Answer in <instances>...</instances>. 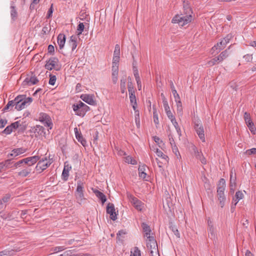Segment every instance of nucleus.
<instances>
[{
  "label": "nucleus",
  "instance_id": "nucleus-9",
  "mask_svg": "<svg viewBox=\"0 0 256 256\" xmlns=\"http://www.w3.org/2000/svg\"><path fill=\"white\" fill-rule=\"evenodd\" d=\"M34 164H28L24 166L22 168L18 169L16 172V176L20 178H26L32 172L31 166Z\"/></svg>",
  "mask_w": 256,
  "mask_h": 256
},
{
  "label": "nucleus",
  "instance_id": "nucleus-25",
  "mask_svg": "<svg viewBox=\"0 0 256 256\" xmlns=\"http://www.w3.org/2000/svg\"><path fill=\"white\" fill-rule=\"evenodd\" d=\"M126 76H124L120 79V88L121 92L122 94H126Z\"/></svg>",
  "mask_w": 256,
  "mask_h": 256
},
{
  "label": "nucleus",
  "instance_id": "nucleus-54",
  "mask_svg": "<svg viewBox=\"0 0 256 256\" xmlns=\"http://www.w3.org/2000/svg\"><path fill=\"white\" fill-rule=\"evenodd\" d=\"M172 93L174 96L175 102H177L178 100H180L179 94H178L176 90H172Z\"/></svg>",
  "mask_w": 256,
  "mask_h": 256
},
{
  "label": "nucleus",
  "instance_id": "nucleus-34",
  "mask_svg": "<svg viewBox=\"0 0 256 256\" xmlns=\"http://www.w3.org/2000/svg\"><path fill=\"white\" fill-rule=\"evenodd\" d=\"M15 106L14 99L8 102L6 106L3 108L4 112L9 110H11L13 106Z\"/></svg>",
  "mask_w": 256,
  "mask_h": 256
},
{
  "label": "nucleus",
  "instance_id": "nucleus-16",
  "mask_svg": "<svg viewBox=\"0 0 256 256\" xmlns=\"http://www.w3.org/2000/svg\"><path fill=\"white\" fill-rule=\"evenodd\" d=\"M146 247L150 250L158 248L156 240L154 236L148 239L146 238Z\"/></svg>",
  "mask_w": 256,
  "mask_h": 256
},
{
  "label": "nucleus",
  "instance_id": "nucleus-55",
  "mask_svg": "<svg viewBox=\"0 0 256 256\" xmlns=\"http://www.w3.org/2000/svg\"><path fill=\"white\" fill-rule=\"evenodd\" d=\"M244 120L246 121V124H249V122H252L251 119H250V114H248V112H246L244 113Z\"/></svg>",
  "mask_w": 256,
  "mask_h": 256
},
{
  "label": "nucleus",
  "instance_id": "nucleus-13",
  "mask_svg": "<svg viewBox=\"0 0 256 256\" xmlns=\"http://www.w3.org/2000/svg\"><path fill=\"white\" fill-rule=\"evenodd\" d=\"M106 212L110 214V218L112 220H116L117 219V214L116 212L114 206L113 204L109 202L106 206Z\"/></svg>",
  "mask_w": 256,
  "mask_h": 256
},
{
  "label": "nucleus",
  "instance_id": "nucleus-30",
  "mask_svg": "<svg viewBox=\"0 0 256 256\" xmlns=\"http://www.w3.org/2000/svg\"><path fill=\"white\" fill-rule=\"evenodd\" d=\"M226 44L222 40L220 42H218L216 45H214L212 49V50H218V52H220L221 50H223L226 46Z\"/></svg>",
  "mask_w": 256,
  "mask_h": 256
},
{
  "label": "nucleus",
  "instance_id": "nucleus-50",
  "mask_svg": "<svg viewBox=\"0 0 256 256\" xmlns=\"http://www.w3.org/2000/svg\"><path fill=\"white\" fill-rule=\"evenodd\" d=\"M120 46L119 44H116L115 46L114 56H120Z\"/></svg>",
  "mask_w": 256,
  "mask_h": 256
},
{
  "label": "nucleus",
  "instance_id": "nucleus-1",
  "mask_svg": "<svg viewBox=\"0 0 256 256\" xmlns=\"http://www.w3.org/2000/svg\"><path fill=\"white\" fill-rule=\"evenodd\" d=\"M192 10L188 1H184L182 9L180 14H176L172 19V22L178 24L180 26H184L190 24L193 19Z\"/></svg>",
  "mask_w": 256,
  "mask_h": 256
},
{
  "label": "nucleus",
  "instance_id": "nucleus-27",
  "mask_svg": "<svg viewBox=\"0 0 256 256\" xmlns=\"http://www.w3.org/2000/svg\"><path fill=\"white\" fill-rule=\"evenodd\" d=\"M33 132L36 134L37 133L38 135H42L44 134V128L40 125H36L33 128Z\"/></svg>",
  "mask_w": 256,
  "mask_h": 256
},
{
  "label": "nucleus",
  "instance_id": "nucleus-59",
  "mask_svg": "<svg viewBox=\"0 0 256 256\" xmlns=\"http://www.w3.org/2000/svg\"><path fill=\"white\" fill-rule=\"evenodd\" d=\"M246 154L248 155L256 154V148H252L246 150Z\"/></svg>",
  "mask_w": 256,
  "mask_h": 256
},
{
  "label": "nucleus",
  "instance_id": "nucleus-2",
  "mask_svg": "<svg viewBox=\"0 0 256 256\" xmlns=\"http://www.w3.org/2000/svg\"><path fill=\"white\" fill-rule=\"evenodd\" d=\"M226 186V181L224 179L222 178H220L218 186L216 192L218 199L222 208L224 206L226 200V196L224 195Z\"/></svg>",
  "mask_w": 256,
  "mask_h": 256
},
{
  "label": "nucleus",
  "instance_id": "nucleus-49",
  "mask_svg": "<svg viewBox=\"0 0 256 256\" xmlns=\"http://www.w3.org/2000/svg\"><path fill=\"white\" fill-rule=\"evenodd\" d=\"M128 91L129 94H135V90L132 82H128Z\"/></svg>",
  "mask_w": 256,
  "mask_h": 256
},
{
  "label": "nucleus",
  "instance_id": "nucleus-20",
  "mask_svg": "<svg viewBox=\"0 0 256 256\" xmlns=\"http://www.w3.org/2000/svg\"><path fill=\"white\" fill-rule=\"evenodd\" d=\"M236 174H234L232 171L230 173V186L231 190L234 191L236 188Z\"/></svg>",
  "mask_w": 256,
  "mask_h": 256
},
{
  "label": "nucleus",
  "instance_id": "nucleus-32",
  "mask_svg": "<svg viewBox=\"0 0 256 256\" xmlns=\"http://www.w3.org/2000/svg\"><path fill=\"white\" fill-rule=\"evenodd\" d=\"M68 42L72 48V50L74 51L78 45L76 40L75 38H74L73 36H72Z\"/></svg>",
  "mask_w": 256,
  "mask_h": 256
},
{
  "label": "nucleus",
  "instance_id": "nucleus-35",
  "mask_svg": "<svg viewBox=\"0 0 256 256\" xmlns=\"http://www.w3.org/2000/svg\"><path fill=\"white\" fill-rule=\"evenodd\" d=\"M153 118H154V123L157 125L159 124L158 121V114L156 108L153 106Z\"/></svg>",
  "mask_w": 256,
  "mask_h": 256
},
{
  "label": "nucleus",
  "instance_id": "nucleus-14",
  "mask_svg": "<svg viewBox=\"0 0 256 256\" xmlns=\"http://www.w3.org/2000/svg\"><path fill=\"white\" fill-rule=\"evenodd\" d=\"M80 98L83 101L90 105L94 106L96 104L93 94H83L80 96Z\"/></svg>",
  "mask_w": 256,
  "mask_h": 256
},
{
  "label": "nucleus",
  "instance_id": "nucleus-41",
  "mask_svg": "<svg viewBox=\"0 0 256 256\" xmlns=\"http://www.w3.org/2000/svg\"><path fill=\"white\" fill-rule=\"evenodd\" d=\"M217 58H218V57L216 56V57L212 59L211 60H208L206 63V64L208 65V66H212L215 65L216 64L219 63L220 62L219 60H218Z\"/></svg>",
  "mask_w": 256,
  "mask_h": 256
},
{
  "label": "nucleus",
  "instance_id": "nucleus-17",
  "mask_svg": "<svg viewBox=\"0 0 256 256\" xmlns=\"http://www.w3.org/2000/svg\"><path fill=\"white\" fill-rule=\"evenodd\" d=\"M27 150V149L24 148H18L13 149L12 150V152L8 156H13L16 157L20 154H22L26 152Z\"/></svg>",
  "mask_w": 256,
  "mask_h": 256
},
{
  "label": "nucleus",
  "instance_id": "nucleus-19",
  "mask_svg": "<svg viewBox=\"0 0 256 256\" xmlns=\"http://www.w3.org/2000/svg\"><path fill=\"white\" fill-rule=\"evenodd\" d=\"M231 46H229L228 48L222 51L217 57L219 62H222L224 60L226 59L230 55L229 50Z\"/></svg>",
  "mask_w": 256,
  "mask_h": 256
},
{
  "label": "nucleus",
  "instance_id": "nucleus-21",
  "mask_svg": "<svg viewBox=\"0 0 256 256\" xmlns=\"http://www.w3.org/2000/svg\"><path fill=\"white\" fill-rule=\"evenodd\" d=\"M15 2L12 0L10 2V16L12 20H15L18 16V12L14 6Z\"/></svg>",
  "mask_w": 256,
  "mask_h": 256
},
{
  "label": "nucleus",
  "instance_id": "nucleus-5",
  "mask_svg": "<svg viewBox=\"0 0 256 256\" xmlns=\"http://www.w3.org/2000/svg\"><path fill=\"white\" fill-rule=\"evenodd\" d=\"M72 108L76 114L82 117L84 116L86 112L90 110V107L80 101L72 104Z\"/></svg>",
  "mask_w": 256,
  "mask_h": 256
},
{
  "label": "nucleus",
  "instance_id": "nucleus-15",
  "mask_svg": "<svg viewBox=\"0 0 256 256\" xmlns=\"http://www.w3.org/2000/svg\"><path fill=\"white\" fill-rule=\"evenodd\" d=\"M38 82V79L35 76H28L22 82L24 86H30L37 84Z\"/></svg>",
  "mask_w": 256,
  "mask_h": 256
},
{
  "label": "nucleus",
  "instance_id": "nucleus-52",
  "mask_svg": "<svg viewBox=\"0 0 256 256\" xmlns=\"http://www.w3.org/2000/svg\"><path fill=\"white\" fill-rule=\"evenodd\" d=\"M134 110V115H135V120L136 122H138V124L140 125V113L138 110L135 109Z\"/></svg>",
  "mask_w": 256,
  "mask_h": 256
},
{
  "label": "nucleus",
  "instance_id": "nucleus-46",
  "mask_svg": "<svg viewBox=\"0 0 256 256\" xmlns=\"http://www.w3.org/2000/svg\"><path fill=\"white\" fill-rule=\"evenodd\" d=\"M76 138L84 146H85L86 145V141L83 138L82 135L78 136L77 138Z\"/></svg>",
  "mask_w": 256,
  "mask_h": 256
},
{
  "label": "nucleus",
  "instance_id": "nucleus-57",
  "mask_svg": "<svg viewBox=\"0 0 256 256\" xmlns=\"http://www.w3.org/2000/svg\"><path fill=\"white\" fill-rule=\"evenodd\" d=\"M120 56H114L112 58V64H116L119 65Z\"/></svg>",
  "mask_w": 256,
  "mask_h": 256
},
{
  "label": "nucleus",
  "instance_id": "nucleus-53",
  "mask_svg": "<svg viewBox=\"0 0 256 256\" xmlns=\"http://www.w3.org/2000/svg\"><path fill=\"white\" fill-rule=\"evenodd\" d=\"M12 251L5 250L0 252V256H9L11 254Z\"/></svg>",
  "mask_w": 256,
  "mask_h": 256
},
{
  "label": "nucleus",
  "instance_id": "nucleus-64",
  "mask_svg": "<svg viewBox=\"0 0 256 256\" xmlns=\"http://www.w3.org/2000/svg\"><path fill=\"white\" fill-rule=\"evenodd\" d=\"M72 250H66L65 251L63 254H60L57 256H72Z\"/></svg>",
  "mask_w": 256,
  "mask_h": 256
},
{
  "label": "nucleus",
  "instance_id": "nucleus-37",
  "mask_svg": "<svg viewBox=\"0 0 256 256\" xmlns=\"http://www.w3.org/2000/svg\"><path fill=\"white\" fill-rule=\"evenodd\" d=\"M130 256H142L140 250L139 248L136 246L130 252Z\"/></svg>",
  "mask_w": 256,
  "mask_h": 256
},
{
  "label": "nucleus",
  "instance_id": "nucleus-45",
  "mask_svg": "<svg viewBox=\"0 0 256 256\" xmlns=\"http://www.w3.org/2000/svg\"><path fill=\"white\" fill-rule=\"evenodd\" d=\"M247 126L248 127L250 132L252 134H256V129L254 126V124L252 122H249V124H248Z\"/></svg>",
  "mask_w": 256,
  "mask_h": 256
},
{
  "label": "nucleus",
  "instance_id": "nucleus-18",
  "mask_svg": "<svg viewBox=\"0 0 256 256\" xmlns=\"http://www.w3.org/2000/svg\"><path fill=\"white\" fill-rule=\"evenodd\" d=\"M142 230L144 232V236L146 237V238H149L153 236H150V233L152 232V230L150 226L145 222H142Z\"/></svg>",
  "mask_w": 256,
  "mask_h": 256
},
{
  "label": "nucleus",
  "instance_id": "nucleus-61",
  "mask_svg": "<svg viewBox=\"0 0 256 256\" xmlns=\"http://www.w3.org/2000/svg\"><path fill=\"white\" fill-rule=\"evenodd\" d=\"M174 127L175 128L176 130V131L178 134V135L180 136H182V133H181V130H180V127L179 126H178V123H176L175 124H174Z\"/></svg>",
  "mask_w": 256,
  "mask_h": 256
},
{
  "label": "nucleus",
  "instance_id": "nucleus-10",
  "mask_svg": "<svg viewBox=\"0 0 256 256\" xmlns=\"http://www.w3.org/2000/svg\"><path fill=\"white\" fill-rule=\"evenodd\" d=\"M84 183L80 180L78 181L75 196L76 199L79 202H82L84 200Z\"/></svg>",
  "mask_w": 256,
  "mask_h": 256
},
{
  "label": "nucleus",
  "instance_id": "nucleus-63",
  "mask_svg": "<svg viewBox=\"0 0 256 256\" xmlns=\"http://www.w3.org/2000/svg\"><path fill=\"white\" fill-rule=\"evenodd\" d=\"M168 139H169V141H170V144L171 146H173L174 145H176V144L172 136V134H170L168 136Z\"/></svg>",
  "mask_w": 256,
  "mask_h": 256
},
{
  "label": "nucleus",
  "instance_id": "nucleus-33",
  "mask_svg": "<svg viewBox=\"0 0 256 256\" xmlns=\"http://www.w3.org/2000/svg\"><path fill=\"white\" fill-rule=\"evenodd\" d=\"M244 197V194L242 192L240 191L236 192L235 194V198H234V206H236L237 203L239 202L240 200H242Z\"/></svg>",
  "mask_w": 256,
  "mask_h": 256
},
{
  "label": "nucleus",
  "instance_id": "nucleus-3",
  "mask_svg": "<svg viewBox=\"0 0 256 256\" xmlns=\"http://www.w3.org/2000/svg\"><path fill=\"white\" fill-rule=\"evenodd\" d=\"M40 158V156H38L27 157L16 162L11 168H14L18 170L22 166L23 167L28 164H34L38 162Z\"/></svg>",
  "mask_w": 256,
  "mask_h": 256
},
{
  "label": "nucleus",
  "instance_id": "nucleus-4",
  "mask_svg": "<svg viewBox=\"0 0 256 256\" xmlns=\"http://www.w3.org/2000/svg\"><path fill=\"white\" fill-rule=\"evenodd\" d=\"M32 101V98H26L24 95H19L14 98L15 108L18 110H20L26 108L28 104H30Z\"/></svg>",
  "mask_w": 256,
  "mask_h": 256
},
{
  "label": "nucleus",
  "instance_id": "nucleus-48",
  "mask_svg": "<svg viewBox=\"0 0 256 256\" xmlns=\"http://www.w3.org/2000/svg\"><path fill=\"white\" fill-rule=\"evenodd\" d=\"M50 80H49V84L52 86L54 85L56 80V77L54 75L50 74Z\"/></svg>",
  "mask_w": 256,
  "mask_h": 256
},
{
  "label": "nucleus",
  "instance_id": "nucleus-40",
  "mask_svg": "<svg viewBox=\"0 0 256 256\" xmlns=\"http://www.w3.org/2000/svg\"><path fill=\"white\" fill-rule=\"evenodd\" d=\"M196 158L200 160L202 164H206V159L204 156L202 152H198V154H196Z\"/></svg>",
  "mask_w": 256,
  "mask_h": 256
},
{
  "label": "nucleus",
  "instance_id": "nucleus-6",
  "mask_svg": "<svg viewBox=\"0 0 256 256\" xmlns=\"http://www.w3.org/2000/svg\"><path fill=\"white\" fill-rule=\"evenodd\" d=\"M45 68L51 70L53 69L58 71L61 68V65L60 64L58 59L56 57H52L46 61L44 66Z\"/></svg>",
  "mask_w": 256,
  "mask_h": 256
},
{
  "label": "nucleus",
  "instance_id": "nucleus-44",
  "mask_svg": "<svg viewBox=\"0 0 256 256\" xmlns=\"http://www.w3.org/2000/svg\"><path fill=\"white\" fill-rule=\"evenodd\" d=\"M84 28V26L82 22H80L77 27V32L78 35H80L82 34Z\"/></svg>",
  "mask_w": 256,
  "mask_h": 256
},
{
  "label": "nucleus",
  "instance_id": "nucleus-22",
  "mask_svg": "<svg viewBox=\"0 0 256 256\" xmlns=\"http://www.w3.org/2000/svg\"><path fill=\"white\" fill-rule=\"evenodd\" d=\"M92 190L96 196V197L101 200L102 204H104L106 202V196L102 192L95 188H92Z\"/></svg>",
  "mask_w": 256,
  "mask_h": 256
},
{
  "label": "nucleus",
  "instance_id": "nucleus-47",
  "mask_svg": "<svg viewBox=\"0 0 256 256\" xmlns=\"http://www.w3.org/2000/svg\"><path fill=\"white\" fill-rule=\"evenodd\" d=\"M118 72H112V81L114 84L117 83L118 80Z\"/></svg>",
  "mask_w": 256,
  "mask_h": 256
},
{
  "label": "nucleus",
  "instance_id": "nucleus-51",
  "mask_svg": "<svg viewBox=\"0 0 256 256\" xmlns=\"http://www.w3.org/2000/svg\"><path fill=\"white\" fill-rule=\"evenodd\" d=\"M14 130L12 129V128H11V126H10V125L7 126L5 129L2 131V133L4 134H11V132L13 131Z\"/></svg>",
  "mask_w": 256,
  "mask_h": 256
},
{
  "label": "nucleus",
  "instance_id": "nucleus-7",
  "mask_svg": "<svg viewBox=\"0 0 256 256\" xmlns=\"http://www.w3.org/2000/svg\"><path fill=\"white\" fill-rule=\"evenodd\" d=\"M38 161L35 168L40 173L46 170L52 163V160L48 158L47 156H44L42 158H40Z\"/></svg>",
  "mask_w": 256,
  "mask_h": 256
},
{
  "label": "nucleus",
  "instance_id": "nucleus-39",
  "mask_svg": "<svg viewBox=\"0 0 256 256\" xmlns=\"http://www.w3.org/2000/svg\"><path fill=\"white\" fill-rule=\"evenodd\" d=\"M176 107H177V112L178 114L182 115V103L180 101V100H178L177 102H176Z\"/></svg>",
  "mask_w": 256,
  "mask_h": 256
},
{
  "label": "nucleus",
  "instance_id": "nucleus-11",
  "mask_svg": "<svg viewBox=\"0 0 256 256\" xmlns=\"http://www.w3.org/2000/svg\"><path fill=\"white\" fill-rule=\"evenodd\" d=\"M194 128L196 134L198 136L199 138L202 140V142H204L205 136L202 124L199 122L198 121L195 122Z\"/></svg>",
  "mask_w": 256,
  "mask_h": 256
},
{
  "label": "nucleus",
  "instance_id": "nucleus-31",
  "mask_svg": "<svg viewBox=\"0 0 256 256\" xmlns=\"http://www.w3.org/2000/svg\"><path fill=\"white\" fill-rule=\"evenodd\" d=\"M156 153L158 156L161 158L166 162H168V157L166 154H164L160 150L157 148L156 150Z\"/></svg>",
  "mask_w": 256,
  "mask_h": 256
},
{
  "label": "nucleus",
  "instance_id": "nucleus-38",
  "mask_svg": "<svg viewBox=\"0 0 256 256\" xmlns=\"http://www.w3.org/2000/svg\"><path fill=\"white\" fill-rule=\"evenodd\" d=\"M125 162L128 164H130L133 165L137 164L136 160H134L131 156H127L125 158Z\"/></svg>",
  "mask_w": 256,
  "mask_h": 256
},
{
  "label": "nucleus",
  "instance_id": "nucleus-56",
  "mask_svg": "<svg viewBox=\"0 0 256 256\" xmlns=\"http://www.w3.org/2000/svg\"><path fill=\"white\" fill-rule=\"evenodd\" d=\"M150 256H160L158 248L150 250Z\"/></svg>",
  "mask_w": 256,
  "mask_h": 256
},
{
  "label": "nucleus",
  "instance_id": "nucleus-60",
  "mask_svg": "<svg viewBox=\"0 0 256 256\" xmlns=\"http://www.w3.org/2000/svg\"><path fill=\"white\" fill-rule=\"evenodd\" d=\"M66 248L64 246H58L54 248V251L55 252H58L64 250Z\"/></svg>",
  "mask_w": 256,
  "mask_h": 256
},
{
  "label": "nucleus",
  "instance_id": "nucleus-58",
  "mask_svg": "<svg viewBox=\"0 0 256 256\" xmlns=\"http://www.w3.org/2000/svg\"><path fill=\"white\" fill-rule=\"evenodd\" d=\"M246 62H250L252 60V54H247L243 56Z\"/></svg>",
  "mask_w": 256,
  "mask_h": 256
},
{
  "label": "nucleus",
  "instance_id": "nucleus-12",
  "mask_svg": "<svg viewBox=\"0 0 256 256\" xmlns=\"http://www.w3.org/2000/svg\"><path fill=\"white\" fill-rule=\"evenodd\" d=\"M128 197L130 202L134 208L138 210H142V202L131 194H128Z\"/></svg>",
  "mask_w": 256,
  "mask_h": 256
},
{
  "label": "nucleus",
  "instance_id": "nucleus-28",
  "mask_svg": "<svg viewBox=\"0 0 256 256\" xmlns=\"http://www.w3.org/2000/svg\"><path fill=\"white\" fill-rule=\"evenodd\" d=\"M130 104L132 106V108L134 110H135L136 108L137 107V102H136V96L134 94H130Z\"/></svg>",
  "mask_w": 256,
  "mask_h": 256
},
{
  "label": "nucleus",
  "instance_id": "nucleus-42",
  "mask_svg": "<svg viewBox=\"0 0 256 256\" xmlns=\"http://www.w3.org/2000/svg\"><path fill=\"white\" fill-rule=\"evenodd\" d=\"M0 216L4 220H10L12 218L11 214L8 212H0Z\"/></svg>",
  "mask_w": 256,
  "mask_h": 256
},
{
  "label": "nucleus",
  "instance_id": "nucleus-62",
  "mask_svg": "<svg viewBox=\"0 0 256 256\" xmlns=\"http://www.w3.org/2000/svg\"><path fill=\"white\" fill-rule=\"evenodd\" d=\"M10 126H11V128H12V129L13 130H16L17 128H18V126H20V122L18 121L16 122H13L12 124H10Z\"/></svg>",
  "mask_w": 256,
  "mask_h": 256
},
{
  "label": "nucleus",
  "instance_id": "nucleus-29",
  "mask_svg": "<svg viewBox=\"0 0 256 256\" xmlns=\"http://www.w3.org/2000/svg\"><path fill=\"white\" fill-rule=\"evenodd\" d=\"M11 198V194H6L0 200V209L3 208L2 205L4 203L8 202Z\"/></svg>",
  "mask_w": 256,
  "mask_h": 256
},
{
  "label": "nucleus",
  "instance_id": "nucleus-8",
  "mask_svg": "<svg viewBox=\"0 0 256 256\" xmlns=\"http://www.w3.org/2000/svg\"><path fill=\"white\" fill-rule=\"evenodd\" d=\"M38 120L48 129L52 130L53 126L52 120L50 116L45 112H40L38 116Z\"/></svg>",
  "mask_w": 256,
  "mask_h": 256
},
{
  "label": "nucleus",
  "instance_id": "nucleus-36",
  "mask_svg": "<svg viewBox=\"0 0 256 256\" xmlns=\"http://www.w3.org/2000/svg\"><path fill=\"white\" fill-rule=\"evenodd\" d=\"M161 96H162L163 97L162 98V103H163V106H164V108L165 112L170 110V108L169 106L168 102L166 98H165V96H164L163 94H162Z\"/></svg>",
  "mask_w": 256,
  "mask_h": 256
},
{
  "label": "nucleus",
  "instance_id": "nucleus-26",
  "mask_svg": "<svg viewBox=\"0 0 256 256\" xmlns=\"http://www.w3.org/2000/svg\"><path fill=\"white\" fill-rule=\"evenodd\" d=\"M208 237L213 240H216V232L214 227L208 228Z\"/></svg>",
  "mask_w": 256,
  "mask_h": 256
},
{
  "label": "nucleus",
  "instance_id": "nucleus-23",
  "mask_svg": "<svg viewBox=\"0 0 256 256\" xmlns=\"http://www.w3.org/2000/svg\"><path fill=\"white\" fill-rule=\"evenodd\" d=\"M66 36L62 34H60L57 38L58 44L59 46L60 49L63 48L66 42Z\"/></svg>",
  "mask_w": 256,
  "mask_h": 256
},
{
  "label": "nucleus",
  "instance_id": "nucleus-24",
  "mask_svg": "<svg viewBox=\"0 0 256 256\" xmlns=\"http://www.w3.org/2000/svg\"><path fill=\"white\" fill-rule=\"evenodd\" d=\"M71 169V166L68 164L66 165L64 164V168L62 172V178L64 180H67L69 176V171Z\"/></svg>",
  "mask_w": 256,
  "mask_h": 256
},
{
  "label": "nucleus",
  "instance_id": "nucleus-43",
  "mask_svg": "<svg viewBox=\"0 0 256 256\" xmlns=\"http://www.w3.org/2000/svg\"><path fill=\"white\" fill-rule=\"evenodd\" d=\"M51 30L50 26L48 24L46 25L42 29V34H47Z\"/></svg>",
  "mask_w": 256,
  "mask_h": 256
}]
</instances>
